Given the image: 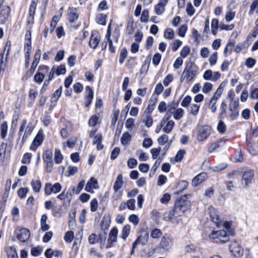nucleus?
Here are the masks:
<instances>
[{
  "label": "nucleus",
  "instance_id": "nucleus-11",
  "mask_svg": "<svg viewBox=\"0 0 258 258\" xmlns=\"http://www.w3.org/2000/svg\"><path fill=\"white\" fill-rule=\"evenodd\" d=\"M174 239L168 234L163 236L160 243V247L164 250L169 249L173 245Z\"/></svg>",
  "mask_w": 258,
  "mask_h": 258
},
{
  "label": "nucleus",
  "instance_id": "nucleus-23",
  "mask_svg": "<svg viewBox=\"0 0 258 258\" xmlns=\"http://www.w3.org/2000/svg\"><path fill=\"white\" fill-rule=\"evenodd\" d=\"M207 175L206 173L203 172L199 174L195 177L192 180V184L195 186H197L200 183L205 181L207 178Z\"/></svg>",
  "mask_w": 258,
  "mask_h": 258
},
{
  "label": "nucleus",
  "instance_id": "nucleus-26",
  "mask_svg": "<svg viewBox=\"0 0 258 258\" xmlns=\"http://www.w3.org/2000/svg\"><path fill=\"white\" fill-rule=\"evenodd\" d=\"M123 185V180H122V176L121 174H119L116 180L115 181L113 188L114 191H116L118 190Z\"/></svg>",
  "mask_w": 258,
  "mask_h": 258
},
{
  "label": "nucleus",
  "instance_id": "nucleus-37",
  "mask_svg": "<svg viewBox=\"0 0 258 258\" xmlns=\"http://www.w3.org/2000/svg\"><path fill=\"white\" fill-rule=\"evenodd\" d=\"M107 15L103 14H100L96 18V22L102 25H106Z\"/></svg>",
  "mask_w": 258,
  "mask_h": 258
},
{
  "label": "nucleus",
  "instance_id": "nucleus-13",
  "mask_svg": "<svg viewBox=\"0 0 258 258\" xmlns=\"http://www.w3.org/2000/svg\"><path fill=\"white\" fill-rule=\"evenodd\" d=\"M170 117H165L161 122V126L163 127L164 132L169 134L172 130L174 125V122L169 119Z\"/></svg>",
  "mask_w": 258,
  "mask_h": 258
},
{
  "label": "nucleus",
  "instance_id": "nucleus-53",
  "mask_svg": "<svg viewBox=\"0 0 258 258\" xmlns=\"http://www.w3.org/2000/svg\"><path fill=\"white\" fill-rule=\"evenodd\" d=\"M161 148L158 147L157 148H154L151 149L150 152L152 154V158L154 159H157L160 154L161 151Z\"/></svg>",
  "mask_w": 258,
  "mask_h": 258
},
{
  "label": "nucleus",
  "instance_id": "nucleus-47",
  "mask_svg": "<svg viewBox=\"0 0 258 258\" xmlns=\"http://www.w3.org/2000/svg\"><path fill=\"white\" fill-rule=\"evenodd\" d=\"M7 131H8V125L6 122H4L2 123L1 126V137L2 139H4L7 134Z\"/></svg>",
  "mask_w": 258,
  "mask_h": 258
},
{
  "label": "nucleus",
  "instance_id": "nucleus-12",
  "mask_svg": "<svg viewBox=\"0 0 258 258\" xmlns=\"http://www.w3.org/2000/svg\"><path fill=\"white\" fill-rule=\"evenodd\" d=\"M208 211L211 220L215 224L217 227H220L222 224V220L220 219L219 216L215 208L211 206L208 208Z\"/></svg>",
  "mask_w": 258,
  "mask_h": 258
},
{
  "label": "nucleus",
  "instance_id": "nucleus-1",
  "mask_svg": "<svg viewBox=\"0 0 258 258\" xmlns=\"http://www.w3.org/2000/svg\"><path fill=\"white\" fill-rule=\"evenodd\" d=\"M197 70V67L194 63H187L182 73L180 82L185 80L187 83H189L196 76Z\"/></svg>",
  "mask_w": 258,
  "mask_h": 258
},
{
  "label": "nucleus",
  "instance_id": "nucleus-35",
  "mask_svg": "<svg viewBox=\"0 0 258 258\" xmlns=\"http://www.w3.org/2000/svg\"><path fill=\"white\" fill-rule=\"evenodd\" d=\"M234 44V41H230L227 43L226 46L224 50V54L225 57L227 56L228 54L232 52Z\"/></svg>",
  "mask_w": 258,
  "mask_h": 258
},
{
  "label": "nucleus",
  "instance_id": "nucleus-39",
  "mask_svg": "<svg viewBox=\"0 0 258 258\" xmlns=\"http://www.w3.org/2000/svg\"><path fill=\"white\" fill-rule=\"evenodd\" d=\"M184 110L182 108H177L174 110L173 112V116L175 119L179 120L183 115Z\"/></svg>",
  "mask_w": 258,
  "mask_h": 258
},
{
  "label": "nucleus",
  "instance_id": "nucleus-42",
  "mask_svg": "<svg viewBox=\"0 0 258 258\" xmlns=\"http://www.w3.org/2000/svg\"><path fill=\"white\" fill-rule=\"evenodd\" d=\"M219 27V21L217 19H214L211 22L212 33L213 35H216L217 32V29Z\"/></svg>",
  "mask_w": 258,
  "mask_h": 258
},
{
  "label": "nucleus",
  "instance_id": "nucleus-40",
  "mask_svg": "<svg viewBox=\"0 0 258 258\" xmlns=\"http://www.w3.org/2000/svg\"><path fill=\"white\" fill-rule=\"evenodd\" d=\"M131 136L128 132L123 133L121 138V142L122 145H126L131 140Z\"/></svg>",
  "mask_w": 258,
  "mask_h": 258
},
{
  "label": "nucleus",
  "instance_id": "nucleus-6",
  "mask_svg": "<svg viewBox=\"0 0 258 258\" xmlns=\"http://www.w3.org/2000/svg\"><path fill=\"white\" fill-rule=\"evenodd\" d=\"M180 217V215L175 212L174 208L173 210L166 212L163 215V218L165 221H171L176 224H178L181 220Z\"/></svg>",
  "mask_w": 258,
  "mask_h": 258
},
{
  "label": "nucleus",
  "instance_id": "nucleus-45",
  "mask_svg": "<svg viewBox=\"0 0 258 258\" xmlns=\"http://www.w3.org/2000/svg\"><path fill=\"white\" fill-rule=\"evenodd\" d=\"M92 181L95 182V183H97V181L96 180L94 177H91L89 180L88 181L86 186H85V190L88 191L90 192L91 193L93 192V187L92 185H91V182H92Z\"/></svg>",
  "mask_w": 258,
  "mask_h": 258
},
{
  "label": "nucleus",
  "instance_id": "nucleus-25",
  "mask_svg": "<svg viewBox=\"0 0 258 258\" xmlns=\"http://www.w3.org/2000/svg\"><path fill=\"white\" fill-rule=\"evenodd\" d=\"M100 40V36L98 34L92 33L89 41V46L91 48L95 49L98 46Z\"/></svg>",
  "mask_w": 258,
  "mask_h": 258
},
{
  "label": "nucleus",
  "instance_id": "nucleus-51",
  "mask_svg": "<svg viewBox=\"0 0 258 258\" xmlns=\"http://www.w3.org/2000/svg\"><path fill=\"white\" fill-rule=\"evenodd\" d=\"M174 36V32L171 28L167 29L164 33V37L168 39H172Z\"/></svg>",
  "mask_w": 258,
  "mask_h": 258
},
{
  "label": "nucleus",
  "instance_id": "nucleus-60",
  "mask_svg": "<svg viewBox=\"0 0 258 258\" xmlns=\"http://www.w3.org/2000/svg\"><path fill=\"white\" fill-rule=\"evenodd\" d=\"M36 68L31 66L30 70L27 71L23 76V79L27 80L30 78L34 73Z\"/></svg>",
  "mask_w": 258,
  "mask_h": 258
},
{
  "label": "nucleus",
  "instance_id": "nucleus-56",
  "mask_svg": "<svg viewBox=\"0 0 258 258\" xmlns=\"http://www.w3.org/2000/svg\"><path fill=\"white\" fill-rule=\"evenodd\" d=\"M227 104L224 102H222L220 106V112L219 113V117L220 118H224L226 115Z\"/></svg>",
  "mask_w": 258,
  "mask_h": 258
},
{
  "label": "nucleus",
  "instance_id": "nucleus-4",
  "mask_svg": "<svg viewBox=\"0 0 258 258\" xmlns=\"http://www.w3.org/2000/svg\"><path fill=\"white\" fill-rule=\"evenodd\" d=\"M190 203L185 198H181L178 199L175 203L174 209L181 217L185 211L190 208Z\"/></svg>",
  "mask_w": 258,
  "mask_h": 258
},
{
  "label": "nucleus",
  "instance_id": "nucleus-63",
  "mask_svg": "<svg viewBox=\"0 0 258 258\" xmlns=\"http://www.w3.org/2000/svg\"><path fill=\"white\" fill-rule=\"evenodd\" d=\"M98 203L96 198L93 199L90 202V210L92 212H95L98 208Z\"/></svg>",
  "mask_w": 258,
  "mask_h": 258
},
{
  "label": "nucleus",
  "instance_id": "nucleus-58",
  "mask_svg": "<svg viewBox=\"0 0 258 258\" xmlns=\"http://www.w3.org/2000/svg\"><path fill=\"white\" fill-rule=\"evenodd\" d=\"M42 251V248L40 246L33 247L31 250V253L34 256H37L40 254Z\"/></svg>",
  "mask_w": 258,
  "mask_h": 258
},
{
  "label": "nucleus",
  "instance_id": "nucleus-8",
  "mask_svg": "<svg viewBox=\"0 0 258 258\" xmlns=\"http://www.w3.org/2000/svg\"><path fill=\"white\" fill-rule=\"evenodd\" d=\"M229 250L231 253L236 257L241 256L244 252L243 248L240 243L236 241H232L229 245Z\"/></svg>",
  "mask_w": 258,
  "mask_h": 258
},
{
  "label": "nucleus",
  "instance_id": "nucleus-44",
  "mask_svg": "<svg viewBox=\"0 0 258 258\" xmlns=\"http://www.w3.org/2000/svg\"><path fill=\"white\" fill-rule=\"evenodd\" d=\"M36 7L37 3L34 1L32 0L29 10V16L30 17H32V18L34 17Z\"/></svg>",
  "mask_w": 258,
  "mask_h": 258
},
{
  "label": "nucleus",
  "instance_id": "nucleus-41",
  "mask_svg": "<svg viewBox=\"0 0 258 258\" xmlns=\"http://www.w3.org/2000/svg\"><path fill=\"white\" fill-rule=\"evenodd\" d=\"M157 142L158 144L160 145H164L166 144H168V143H170V141H169L168 137L165 134H163L159 137L157 139Z\"/></svg>",
  "mask_w": 258,
  "mask_h": 258
},
{
  "label": "nucleus",
  "instance_id": "nucleus-17",
  "mask_svg": "<svg viewBox=\"0 0 258 258\" xmlns=\"http://www.w3.org/2000/svg\"><path fill=\"white\" fill-rule=\"evenodd\" d=\"M24 48L25 50H26V52L25 54V67L27 69L29 66V60L31 55V42L30 38H28V39L25 42L24 44Z\"/></svg>",
  "mask_w": 258,
  "mask_h": 258
},
{
  "label": "nucleus",
  "instance_id": "nucleus-31",
  "mask_svg": "<svg viewBox=\"0 0 258 258\" xmlns=\"http://www.w3.org/2000/svg\"><path fill=\"white\" fill-rule=\"evenodd\" d=\"M149 237V234L148 232H146L144 234H142L139 236L137 239L139 241V243L142 244L143 245L147 244L148 243Z\"/></svg>",
  "mask_w": 258,
  "mask_h": 258
},
{
  "label": "nucleus",
  "instance_id": "nucleus-61",
  "mask_svg": "<svg viewBox=\"0 0 258 258\" xmlns=\"http://www.w3.org/2000/svg\"><path fill=\"white\" fill-rule=\"evenodd\" d=\"M190 51V48L187 46H185L182 48L180 55L182 58H185L189 54Z\"/></svg>",
  "mask_w": 258,
  "mask_h": 258
},
{
  "label": "nucleus",
  "instance_id": "nucleus-48",
  "mask_svg": "<svg viewBox=\"0 0 258 258\" xmlns=\"http://www.w3.org/2000/svg\"><path fill=\"white\" fill-rule=\"evenodd\" d=\"M254 11L258 13V0H254L252 3L250 7L249 14L252 15Z\"/></svg>",
  "mask_w": 258,
  "mask_h": 258
},
{
  "label": "nucleus",
  "instance_id": "nucleus-27",
  "mask_svg": "<svg viewBox=\"0 0 258 258\" xmlns=\"http://www.w3.org/2000/svg\"><path fill=\"white\" fill-rule=\"evenodd\" d=\"M31 185L32 187L33 190L35 192L38 193L40 191L42 184L40 180L37 179L36 180H33L31 182Z\"/></svg>",
  "mask_w": 258,
  "mask_h": 258
},
{
  "label": "nucleus",
  "instance_id": "nucleus-57",
  "mask_svg": "<svg viewBox=\"0 0 258 258\" xmlns=\"http://www.w3.org/2000/svg\"><path fill=\"white\" fill-rule=\"evenodd\" d=\"M29 189L27 187H21L18 191V196L21 199H23L26 197V194L28 192Z\"/></svg>",
  "mask_w": 258,
  "mask_h": 258
},
{
  "label": "nucleus",
  "instance_id": "nucleus-18",
  "mask_svg": "<svg viewBox=\"0 0 258 258\" xmlns=\"http://www.w3.org/2000/svg\"><path fill=\"white\" fill-rule=\"evenodd\" d=\"M224 86H223V84L221 83L219 87L217 88L216 92L215 93L213 96L210 98L209 102L208 103L209 105H216V104L218 101V100L220 98L223 91Z\"/></svg>",
  "mask_w": 258,
  "mask_h": 258
},
{
  "label": "nucleus",
  "instance_id": "nucleus-21",
  "mask_svg": "<svg viewBox=\"0 0 258 258\" xmlns=\"http://www.w3.org/2000/svg\"><path fill=\"white\" fill-rule=\"evenodd\" d=\"M43 141L42 133L39 131L35 137L32 144L30 146V149L35 151L37 148L39 146Z\"/></svg>",
  "mask_w": 258,
  "mask_h": 258
},
{
  "label": "nucleus",
  "instance_id": "nucleus-19",
  "mask_svg": "<svg viewBox=\"0 0 258 258\" xmlns=\"http://www.w3.org/2000/svg\"><path fill=\"white\" fill-rule=\"evenodd\" d=\"M30 232L29 230L25 228H21L19 230L17 234V238L22 242H26L29 238Z\"/></svg>",
  "mask_w": 258,
  "mask_h": 258
},
{
  "label": "nucleus",
  "instance_id": "nucleus-28",
  "mask_svg": "<svg viewBox=\"0 0 258 258\" xmlns=\"http://www.w3.org/2000/svg\"><path fill=\"white\" fill-rule=\"evenodd\" d=\"M77 138L75 137H71L68 140L66 143H62V146L63 148L66 147V146L70 148H73L76 145L77 142Z\"/></svg>",
  "mask_w": 258,
  "mask_h": 258
},
{
  "label": "nucleus",
  "instance_id": "nucleus-46",
  "mask_svg": "<svg viewBox=\"0 0 258 258\" xmlns=\"http://www.w3.org/2000/svg\"><path fill=\"white\" fill-rule=\"evenodd\" d=\"M127 55V49L125 48H123L121 49L120 54H119V62L120 64H122L124 61L125 58L126 57Z\"/></svg>",
  "mask_w": 258,
  "mask_h": 258
},
{
  "label": "nucleus",
  "instance_id": "nucleus-2",
  "mask_svg": "<svg viewBox=\"0 0 258 258\" xmlns=\"http://www.w3.org/2000/svg\"><path fill=\"white\" fill-rule=\"evenodd\" d=\"M157 100L156 97H154L153 96H152L150 101L153 102V105L152 106L150 104H149L146 109L144 112L142 117L141 121L145 123V125L147 127H150L153 124V119L151 116V112L153 109V106L155 105V103Z\"/></svg>",
  "mask_w": 258,
  "mask_h": 258
},
{
  "label": "nucleus",
  "instance_id": "nucleus-62",
  "mask_svg": "<svg viewBox=\"0 0 258 258\" xmlns=\"http://www.w3.org/2000/svg\"><path fill=\"white\" fill-rule=\"evenodd\" d=\"M154 11L158 15L162 14L165 11V8L158 4L155 6Z\"/></svg>",
  "mask_w": 258,
  "mask_h": 258
},
{
  "label": "nucleus",
  "instance_id": "nucleus-34",
  "mask_svg": "<svg viewBox=\"0 0 258 258\" xmlns=\"http://www.w3.org/2000/svg\"><path fill=\"white\" fill-rule=\"evenodd\" d=\"M222 142V140H219L211 144V145L208 147V152L210 153L213 152L215 150L220 147V144Z\"/></svg>",
  "mask_w": 258,
  "mask_h": 258
},
{
  "label": "nucleus",
  "instance_id": "nucleus-15",
  "mask_svg": "<svg viewBox=\"0 0 258 258\" xmlns=\"http://www.w3.org/2000/svg\"><path fill=\"white\" fill-rule=\"evenodd\" d=\"M254 173L253 170L248 169L243 172L242 178V184L245 186H247L251 183L253 177Z\"/></svg>",
  "mask_w": 258,
  "mask_h": 258
},
{
  "label": "nucleus",
  "instance_id": "nucleus-30",
  "mask_svg": "<svg viewBox=\"0 0 258 258\" xmlns=\"http://www.w3.org/2000/svg\"><path fill=\"white\" fill-rule=\"evenodd\" d=\"M62 87L60 86L53 93L51 97V101L52 103L56 102L59 98L62 93Z\"/></svg>",
  "mask_w": 258,
  "mask_h": 258
},
{
  "label": "nucleus",
  "instance_id": "nucleus-43",
  "mask_svg": "<svg viewBox=\"0 0 258 258\" xmlns=\"http://www.w3.org/2000/svg\"><path fill=\"white\" fill-rule=\"evenodd\" d=\"M55 72L57 76L64 74L66 72L65 66L64 64H61L56 67L55 66Z\"/></svg>",
  "mask_w": 258,
  "mask_h": 258
},
{
  "label": "nucleus",
  "instance_id": "nucleus-14",
  "mask_svg": "<svg viewBox=\"0 0 258 258\" xmlns=\"http://www.w3.org/2000/svg\"><path fill=\"white\" fill-rule=\"evenodd\" d=\"M221 75L218 72H212L211 70L206 71L203 74V78L206 80H209L213 82L217 81L220 78Z\"/></svg>",
  "mask_w": 258,
  "mask_h": 258
},
{
  "label": "nucleus",
  "instance_id": "nucleus-33",
  "mask_svg": "<svg viewBox=\"0 0 258 258\" xmlns=\"http://www.w3.org/2000/svg\"><path fill=\"white\" fill-rule=\"evenodd\" d=\"M185 152L184 150H180L177 153L174 161H173L172 158L170 159L171 162L173 163H175V162H180L181 161L182 158H183L184 155L185 154Z\"/></svg>",
  "mask_w": 258,
  "mask_h": 258
},
{
  "label": "nucleus",
  "instance_id": "nucleus-5",
  "mask_svg": "<svg viewBox=\"0 0 258 258\" xmlns=\"http://www.w3.org/2000/svg\"><path fill=\"white\" fill-rule=\"evenodd\" d=\"M211 132V128L208 125L200 126L197 130V139L199 142H203L210 135Z\"/></svg>",
  "mask_w": 258,
  "mask_h": 258
},
{
  "label": "nucleus",
  "instance_id": "nucleus-7",
  "mask_svg": "<svg viewBox=\"0 0 258 258\" xmlns=\"http://www.w3.org/2000/svg\"><path fill=\"white\" fill-rule=\"evenodd\" d=\"M52 156V152L50 150L45 151L42 155L43 160L46 164V167L48 172H50L53 168V162Z\"/></svg>",
  "mask_w": 258,
  "mask_h": 258
},
{
  "label": "nucleus",
  "instance_id": "nucleus-10",
  "mask_svg": "<svg viewBox=\"0 0 258 258\" xmlns=\"http://www.w3.org/2000/svg\"><path fill=\"white\" fill-rule=\"evenodd\" d=\"M238 100H232L229 104L228 109L230 112L229 116L232 120L235 119L239 115Z\"/></svg>",
  "mask_w": 258,
  "mask_h": 258
},
{
  "label": "nucleus",
  "instance_id": "nucleus-49",
  "mask_svg": "<svg viewBox=\"0 0 258 258\" xmlns=\"http://www.w3.org/2000/svg\"><path fill=\"white\" fill-rule=\"evenodd\" d=\"M231 222L229 221H222V224L221 225V227H223L225 228V230H227V232L229 233L230 234H232V231L231 229Z\"/></svg>",
  "mask_w": 258,
  "mask_h": 258
},
{
  "label": "nucleus",
  "instance_id": "nucleus-32",
  "mask_svg": "<svg viewBox=\"0 0 258 258\" xmlns=\"http://www.w3.org/2000/svg\"><path fill=\"white\" fill-rule=\"evenodd\" d=\"M99 240L100 241L102 240L101 235H99V236L98 237L95 233H92L91 235H90L88 238L89 242L91 244H94L99 242Z\"/></svg>",
  "mask_w": 258,
  "mask_h": 258
},
{
  "label": "nucleus",
  "instance_id": "nucleus-24",
  "mask_svg": "<svg viewBox=\"0 0 258 258\" xmlns=\"http://www.w3.org/2000/svg\"><path fill=\"white\" fill-rule=\"evenodd\" d=\"M8 258H18L16 248L14 246H6L5 248Z\"/></svg>",
  "mask_w": 258,
  "mask_h": 258
},
{
  "label": "nucleus",
  "instance_id": "nucleus-64",
  "mask_svg": "<svg viewBox=\"0 0 258 258\" xmlns=\"http://www.w3.org/2000/svg\"><path fill=\"white\" fill-rule=\"evenodd\" d=\"M136 154L139 156V159L140 161H146L148 159L146 154L142 150H137L136 152Z\"/></svg>",
  "mask_w": 258,
  "mask_h": 258
},
{
  "label": "nucleus",
  "instance_id": "nucleus-16",
  "mask_svg": "<svg viewBox=\"0 0 258 258\" xmlns=\"http://www.w3.org/2000/svg\"><path fill=\"white\" fill-rule=\"evenodd\" d=\"M118 232V229L116 227H114L111 229L109 233L108 244L106 245V248L111 247L113 243L117 242Z\"/></svg>",
  "mask_w": 258,
  "mask_h": 258
},
{
  "label": "nucleus",
  "instance_id": "nucleus-9",
  "mask_svg": "<svg viewBox=\"0 0 258 258\" xmlns=\"http://www.w3.org/2000/svg\"><path fill=\"white\" fill-rule=\"evenodd\" d=\"M61 189V185L59 183H55L53 185L49 182L45 184L44 191L46 195H50L51 194H57Z\"/></svg>",
  "mask_w": 258,
  "mask_h": 258
},
{
  "label": "nucleus",
  "instance_id": "nucleus-50",
  "mask_svg": "<svg viewBox=\"0 0 258 258\" xmlns=\"http://www.w3.org/2000/svg\"><path fill=\"white\" fill-rule=\"evenodd\" d=\"M258 34V27H255L247 37L246 41H251V39L256 37Z\"/></svg>",
  "mask_w": 258,
  "mask_h": 258
},
{
  "label": "nucleus",
  "instance_id": "nucleus-38",
  "mask_svg": "<svg viewBox=\"0 0 258 258\" xmlns=\"http://www.w3.org/2000/svg\"><path fill=\"white\" fill-rule=\"evenodd\" d=\"M63 156L59 149H56L54 153V161L56 164H59L61 162Z\"/></svg>",
  "mask_w": 258,
  "mask_h": 258
},
{
  "label": "nucleus",
  "instance_id": "nucleus-3",
  "mask_svg": "<svg viewBox=\"0 0 258 258\" xmlns=\"http://www.w3.org/2000/svg\"><path fill=\"white\" fill-rule=\"evenodd\" d=\"M209 237L217 243H225L229 240V235L225 230L213 231L209 235Z\"/></svg>",
  "mask_w": 258,
  "mask_h": 258
},
{
  "label": "nucleus",
  "instance_id": "nucleus-29",
  "mask_svg": "<svg viewBox=\"0 0 258 258\" xmlns=\"http://www.w3.org/2000/svg\"><path fill=\"white\" fill-rule=\"evenodd\" d=\"M131 231V226L128 224L125 225L123 226L122 231L121 237L124 240H125L127 238L128 236L130 233Z\"/></svg>",
  "mask_w": 258,
  "mask_h": 258
},
{
  "label": "nucleus",
  "instance_id": "nucleus-36",
  "mask_svg": "<svg viewBox=\"0 0 258 258\" xmlns=\"http://www.w3.org/2000/svg\"><path fill=\"white\" fill-rule=\"evenodd\" d=\"M40 56H41V50H40V49H38L36 50V51L35 52V55L34 56L33 61L31 64L32 66H33L35 68L37 67V66L39 62Z\"/></svg>",
  "mask_w": 258,
  "mask_h": 258
},
{
  "label": "nucleus",
  "instance_id": "nucleus-59",
  "mask_svg": "<svg viewBox=\"0 0 258 258\" xmlns=\"http://www.w3.org/2000/svg\"><path fill=\"white\" fill-rule=\"evenodd\" d=\"M61 122H63L64 125L63 128H67L69 130L70 132H72L73 130V125L71 122L68 120H66L64 118H61L60 119Z\"/></svg>",
  "mask_w": 258,
  "mask_h": 258
},
{
  "label": "nucleus",
  "instance_id": "nucleus-54",
  "mask_svg": "<svg viewBox=\"0 0 258 258\" xmlns=\"http://www.w3.org/2000/svg\"><path fill=\"white\" fill-rule=\"evenodd\" d=\"M161 231L158 229L155 228L151 232V236L154 239L159 238L162 235Z\"/></svg>",
  "mask_w": 258,
  "mask_h": 258
},
{
  "label": "nucleus",
  "instance_id": "nucleus-55",
  "mask_svg": "<svg viewBox=\"0 0 258 258\" xmlns=\"http://www.w3.org/2000/svg\"><path fill=\"white\" fill-rule=\"evenodd\" d=\"M44 77L45 76L43 74L37 72L34 75V79L36 83L40 84L44 80Z\"/></svg>",
  "mask_w": 258,
  "mask_h": 258
},
{
  "label": "nucleus",
  "instance_id": "nucleus-20",
  "mask_svg": "<svg viewBox=\"0 0 258 258\" xmlns=\"http://www.w3.org/2000/svg\"><path fill=\"white\" fill-rule=\"evenodd\" d=\"M9 6L5 5L0 10V24H4L9 16L10 12Z\"/></svg>",
  "mask_w": 258,
  "mask_h": 258
},
{
  "label": "nucleus",
  "instance_id": "nucleus-52",
  "mask_svg": "<svg viewBox=\"0 0 258 258\" xmlns=\"http://www.w3.org/2000/svg\"><path fill=\"white\" fill-rule=\"evenodd\" d=\"M255 144L252 145L251 143H247V149L249 153L252 155H255L257 154L258 151L254 149V147Z\"/></svg>",
  "mask_w": 258,
  "mask_h": 258
},
{
  "label": "nucleus",
  "instance_id": "nucleus-22",
  "mask_svg": "<svg viewBox=\"0 0 258 258\" xmlns=\"http://www.w3.org/2000/svg\"><path fill=\"white\" fill-rule=\"evenodd\" d=\"M79 18L77 10L75 8H69L68 11L67 19L68 21L73 23L76 22Z\"/></svg>",
  "mask_w": 258,
  "mask_h": 258
}]
</instances>
